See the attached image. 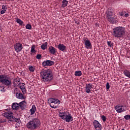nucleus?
Instances as JSON below:
<instances>
[{
	"label": "nucleus",
	"instance_id": "4",
	"mask_svg": "<svg viewBox=\"0 0 130 130\" xmlns=\"http://www.w3.org/2000/svg\"><path fill=\"white\" fill-rule=\"evenodd\" d=\"M59 117H60L61 119H63V120H65L66 122L73 121V116H72V115H71L69 112H59Z\"/></svg>",
	"mask_w": 130,
	"mask_h": 130
},
{
	"label": "nucleus",
	"instance_id": "27",
	"mask_svg": "<svg viewBox=\"0 0 130 130\" xmlns=\"http://www.w3.org/2000/svg\"><path fill=\"white\" fill-rule=\"evenodd\" d=\"M16 23L19 24L20 26H22V25L24 24V22H23V21H22L19 18H16Z\"/></svg>",
	"mask_w": 130,
	"mask_h": 130
},
{
	"label": "nucleus",
	"instance_id": "2",
	"mask_svg": "<svg viewBox=\"0 0 130 130\" xmlns=\"http://www.w3.org/2000/svg\"><path fill=\"white\" fill-rule=\"evenodd\" d=\"M41 125V122L39 119L33 118L26 123V126L28 129L34 130L37 129Z\"/></svg>",
	"mask_w": 130,
	"mask_h": 130
},
{
	"label": "nucleus",
	"instance_id": "44",
	"mask_svg": "<svg viewBox=\"0 0 130 130\" xmlns=\"http://www.w3.org/2000/svg\"><path fill=\"white\" fill-rule=\"evenodd\" d=\"M0 88H2L3 89H5V87H4V86H1V87H0Z\"/></svg>",
	"mask_w": 130,
	"mask_h": 130
},
{
	"label": "nucleus",
	"instance_id": "41",
	"mask_svg": "<svg viewBox=\"0 0 130 130\" xmlns=\"http://www.w3.org/2000/svg\"><path fill=\"white\" fill-rule=\"evenodd\" d=\"M128 16H129V14H128V13H126L125 15H124V17H128Z\"/></svg>",
	"mask_w": 130,
	"mask_h": 130
},
{
	"label": "nucleus",
	"instance_id": "5",
	"mask_svg": "<svg viewBox=\"0 0 130 130\" xmlns=\"http://www.w3.org/2000/svg\"><path fill=\"white\" fill-rule=\"evenodd\" d=\"M0 83H2L3 85L7 86L12 85V81H11V79L6 75L0 76Z\"/></svg>",
	"mask_w": 130,
	"mask_h": 130
},
{
	"label": "nucleus",
	"instance_id": "6",
	"mask_svg": "<svg viewBox=\"0 0 130 130\" xmlns=\"http://www.w3.org/2000/svg\"><path fill=\"white\" fill-rule=\"evenodd\" d=\"M4 117H6L8 119V123H11V122H14V119H15V117H14V114L11 111H8L3 113Z\"/></svg>",
	"mask_w": 130,
	"mask_h": 130
},
{
	"label": "nucleus",
	"instance_id": "37",
	"mask_svg": "<svg viewBox=\"0 0 130 130\" xmlns=\"http://www.w3.org/2000/svg\"><path fill=\"white\" fill-rule=\"evenodd\" d=\"M110 88V85H109V83L107 82L106 84V89L108 90Z\"/></svg>",
	"mask_w": 130,
	"mask_h": 130
},
{
	"label": "nucleus",
	"instance_id": "43",
	"mask_svg": "<svg viewBox=\"0 0 130 130\" xmlns=\"http://www.w3.org/2000/svg\"><path fill=\"white\" fill-rule=\"evenodd\" d=\"M95 26H96V27H99V24H98L96 23V24H95Z\"/></svg>",
	"mask_w": 130,
	"mask_h": 130
},
{
	"label": "nucleus",
	"instance_id": "15",
	"mask_svg": "<svg viewBox=\"0 0 130 130\" xmlns=\"http://www.w3.org/2000/svg\"><path fill=\"white\" fill-rule=\"evenodd\" d=\"M18 86H19V88L21 89L22 93L23 94H25L26 93V86H25V83H19L18 84Z\"/></svg>",
	"mask_w": 130,
	"mask_h": 130
},
{
	"label": "nucleus",
	"instance_id": "18",
	"mask_svg": "<svg viewBox=\"0 0 130 130\" xmlns=\"http://www.w3.org/2000/svg\"><path fill=\"white\" fill-rule=\"evenodd\" d=\"M48 50L49 52H50L51 54H55L56 53V49H55V48L53 47V46L49 47Z\"/></svg>",
	"mask_w": 130,
	"mask_h": 130
},
{
	"label": "nucleus",
	"instance_id": "38",
	"mask_svg": "<svg viewBox=\"0 0 130 130\" xmlns=\"http://www.w3.org/2000/svg\"><path fill=\"white\" fill-rule=\"evenodd\" d=\"M60 104V101L56 99L55 104Z\"/></svg>",
	"mask_w": 130,
	"mask_h": 130
},
{
	"label": "nucleus",
	"instance_id": "45",
	"mask_svg": "<svg viewBox=\"0 0 130 130\" xmlns=\"http://www.w3.org/2000/svg\"><path fill=\"white\" fill-rule=\"evenodd\" d=\"M121 130H125V129H124V128H122Z\"/></svg>",
	"mask_w": 130,
	"mask_h": 130
},
{
	"label": "nucleus",
	"instance_id": "25",
	"mask_svg": "<svg viewBox=\"0 0 130 130\" xmlns=\"http://www.w3.org/2000/svg\"><path fill=\"white\" fill-rule=\"evenodd\" d=\"M20 81V80L19 78H15L14 79V82H13V84L14 85V86H17V85L19 84Z\"/></svg>",
	"mask_w": 130,
	"mask_h": 130
},
{
	"label": "nucleus",
	"instance_id": "32",
	"mask_svg": "<svg viewBox=\"0 0 130 130\" xmlns=\"http://www.w3.org/2000/svg\"><path fill=\"white\" fill-rule=\"evenodd\" d=\"M124 118L126 120H129V119H130V115H126L124 117Z\"/></svg>",
	"mask_w": 130,
	"mask_h": 130
},
{
	"label": "nucleus",
	"instance_id": "14",
	"mask_svg": "<svg viewBox=\"0 0 130 130\" xmlns=\"http://www.w3.org/2000/svg\"><path fill=\"white\" fill-rule=\"evenodd\" d=\"M93 88V84L91 83H89L86 84L85 86V92H86L88 94L92 91V88Z\"/></svg>",
	"mask_w": 130,
	"mask_h": 130
},
{
	"label": "nucleus",
	"instance_id": "10",
	"mask_svg": "<svg viewBox=\"0 0 130 130\" xmlns=\"http://www.w3.org/2000/svg\"><path fill=\"white\" fill-rule=\"evenodd\" d=\"M56 101V99L53 98H51L49 100V103L51 108H54V109H56V108H57V106H55Z\"/></svg>",
	"mask_w": 130,
	"mask_h": 130
},
{
	"label": "nucleus",
	"instance_id": "13",
	"mask_svg": "<svg viewBox=\"0 0 130 130\" xmlns=\"http://www.w3.org/2000/svg\"><path fill=\"white\" fill-rule=\"evenodd\" d=\"M84 44L85 45V48L86 49H91L92 48V44H91V42L89 40H84Z\"/></svg>",
	"mask_w": 130,
	"mask_h": 130
},
{
	"label": "nucleus",
	"instance_id": "35",
	"mask_svg": "<svg viewBox=\"0 0 130 130\" xmlns=\"http://www.w3.org/2000/svg\"><path fill=\"white\" fill-rule=\"evenodd\" d=\"M107 44L108 45V46L111 47V46H113V45H112V43H111V41H109V42H107Z\"/></svg>",
	"mask_w": 130,
	"mask_h": 130
},
{
	"label": "nucleus",
	"instance_id": "26",
	"mask_svg": "<svg viewBox=\"0 0 130 130\" xmlns=\"http://www.w3.org/2000/svg\"><path fill=\"white\" fill-rule=\"evenodd\" d=\"M75 76H76V77H81V76H82V72L80 71H75Z\"/></svg>",
	"mask_w": 130,
	"mask_h": 130
},
{
	"label": "nucleus",
	"instance_id": "24",
	"mask_svg": "<svg viewBox=\"0 0 130 130\" xmlns=\"http://www.w3.org/2000/svg\"><path fill=\"white\" fill-rule=\"evenodd\" d=\"M41 49H43V50H45L46 48H47V42H46L44 43L43 45L41 46Z\"/></svg>",
	"mask_w": 130,
	"mask_h": 130
},
{
	"label": "nucleus",
	"instance_id": "3",
	"mask_svg": "<svg viewBox=\"0 0 130 130\" xmlns=\"http://www.w3.org/2000/svg\"><path fill=\"white\" fill-rule=\"evenodd\" d=\"M125 34V28L123 27H116L113 29V36L115 38H122Z\"/></svg>",
	"mask_w": 130,
	"mask_h": 130
},
{
	"label": "nucleus",
	"instance_id": "28",
	"mask_svg": "<svg viewBox=\"0 0 130 130\" xmlns=\"http://www.w3.org/2000/svg\"><path fill=\"white\" fill-rule=\"evenodd\" d=\"M35 45H33L31 46V50H30V52L31 53H35V52H36V50H35Z\"/></svg>",
	"mask_w": 130,
	"mask_h": 130
},
{
	"label": "nucleus",
	"instance_id": "23",
	"mask_svg": "<svg viewBox=\"0 0 130 130\" xmlns=\"http://www.w3.org/2000/svg\"><path fill=\"white\" fill-rule=\"evenodd\" d=\"M68 4H69V2L67 0H63L62 2V8H66V7L68 6Z\"/></svg>",
	"mask_w": 130,
	"mask_h": 130
},
{
	"label": "nucleus",
	"instance_id": "7",
	"mask_svg": "<svg viewBox=\"0 0 130 130\" xmlns=\"http://www.w3.org/2000/svg\"><path fill=\"white\" fill-rule=\"evenodd\" d=\"M114 17L115 16L113 11L110 10L107 12V19L110 23L112 24H113V23H114V20H115Z\"/></svg>",
	"mask_w": 130,
	"mask_h": 130
},
{
	"label": "nucleus",
	"instance_id": "8",
	"mask_svg": "<svg viewBox=\"0 0 130 130\" xmlns=\"http://www.w3.org/2000/svg\"><path fill=\"white\" fill-rule=\"evenodd\" d=\"M115 109L118 113H121V112H124L126 110V108L125 106L118 104L115 106Z\"/></svg>",
	"mask_w": 130,
	"mask_h": 130
},
{
	"label": "nucleus",
	"instance_id": "22",
	"mask_svg": "<svg viewBox=\"0 0 130 130\" xmlns=\"http://www.w3.org/2000/svg\"><path fill=\"white\" fill-rule=\"evenodd\" d=\"M16 97L18 99H24V96L23 95V94L20 92H17L16 93Z\"/></svg>",
	"mask_w": 130,
	"mask_h": 130
},
{
	"label": "nucleus",
	"instance_id": "42",
	"mask_svg": "<svg viewBox=\"0 0 130 130\" xmlns=\"http://www.w3.org/2000/svg\"><path fill=\"white\" fill-rule=\"evenodd\" d=\"M120 16H121V17H122V16H123L124 14H123V13L121 12L120 13Z\"/></svg>",
	"mask_w": 130,
	"mask_h": 130
},
{
	"label": "nucleus",
	"instance_id": "9",
	"mask_svg": "<svg viewBox=\"0 0 130 130\" xmlns=\"http://www.w3.org/2000/svg\"><path fill=\"white\" fill-rule=\"evenodd\" d=\"M14 49L17 53L22 51V49H23V45L20 43H16L14 45Z\"/></svg>",
	"mask_w": 130,
	"mask_h": 130
},
{
	"label": "nucleus",
	"instance_id": "40",
	"mask_svg": "<svg viewBox=\"0 0 130 130\" xmlns=\"http://www.w3.org/2000/svg\"><path fill=\"white\" fill-rule=\"evenodd\" d=\"M6 11H7V10H2V11H1V15H3V14H5V13H6Z\"/></svg>",
	"mask_w": 130,
	"mask_h": 130
},
{
	"label": "nucleus",
	"instance_id": "21",
	"mask_svg": "<svg viewBox=\"0 0 130 130\" xmlns=\"http://www.w3.org/2000/svg\"><path fill=\"white\" fill-rule=\"evenodd\" d=\"M123 74L125 76V77H127V78H129L130 79V71L127 70H124Z\"/></svg>",
	"mask_w": 130,
	"mask_h": 130
},
{
	"label": "nucleus",
	"instance_id": "31",
	"mask_svg": "<svg viewBox=\"0 0 130 130\" xmlns=\"http://www.w3.org/2000/svg\"><path fill=\"white\" fill-rule=\"evenodd\" d=\"M14 120H15V122H17V123H18L19 124H20V123H21V119L18 118H15L14 119Z\"/></svg>",
	"mask_w": 130,
	"mask_h": 130
},
{
	"label": "nucleus",
	"instance_id": "30",
	"mask_svg": "<svg viewBox=\"0 0 130 130\" xmlns=\"http://www.w3.org/2000/svg\"><path fill=\"white\" fill-rule=\"evenodd\" d=\"M28 70L29 71H30V72H34L35 71V68H34V67L30 66L28 68Z\"/></svg>",
	"mask_w": 130,
	"mask_h": 130
},
{
	"label": "nucleus",
	"instance_id": "20",
	"mask_svg": "<svg viewBox=\"0 0 130 130\" xmlns=\"http://www.w3.org/2000/svg\"><path fill=\"white\" fill-rule=\"evenodd\" d=\"M36 106H35V105H34L32 106L31 109H30L29 111L30 112V115H33L35 112H36Z\"/></svg>",
	"mask_w": 130,
	"mask_h": 130
},
{
	"label": "nucleus",
	"instance_id": "11",
	"mask_svg": "<svg viewBox=\"0 0 130 130\" xmlns=\"http://www.w3.org/2000/svg\"><path fill=\"white\" fill-rule=\"evenodd\" d=\"M93 125L96 130H101L102 129V127L101 124L99 122L96 120H94L93 122Z\"/></svg>",
	"mask_w": 130,
	"mask_h": 130
},
{
	"label": "nucleus",
	"instance_id": "36",
	"mask_svg": "<svg viewBox=\"0 0 130 130\" xmlns=\"http://www.w3.org/2000/svg\"><path fill=\"white\" fill-rule=\"evenodd\" d=\"M42 57V55L41 54H37V56H36V58H37V59H40Z\"/></svg>",
	"mask_w": 130,
	"mask_h": 130
},
{
	"label": "nucleus",
	"instance_id": "1",
	"mask_svg": "<svg viewBox=\"0 0 130 130\" xmlns=\"http://www.w3.org/2000/svg\"><path fill=\"white\" fill-rule=\"evenodd\" d=\"M40 74V78L44 83H49L53 79V74L51 69H43L41 71Z\"/></svg>",
	"mask_w": 130,
	"mask_h": 130
},
{
	"label": "nucleus",
	"instance_id": "46",
	"mask_svg": "<svg viewBox=\"0 0 130 130\" xmlns=\"http://www.w3.org/2000/svg\"><path fill=\"white\" fill-rule=\"evenodd\" d=\"M23 26H25V24H23Z\"/></svg>",
	"mask_w": 130,
	"mask_h": 130
},
{
	"label": "nucleus",
	"instance_id": "29",
	"mask_svg": "<svg viewBox=\"0 0 130 130\" xmlns=\"http://www.w3.org/2000/svg\"><path fill=\"white\" fill-rule=\"evenodd\" d=\"M26 29H28V30H31L32 29V26L31 24H27L25 26Z\"/></svg>",
	"mask_w": 130,
	"mask_h": 130
},
{
	"label": "nucleus",
	"instance_id": "33",
	"mask_svg": "<svg viewBox=\"0 0 130 130\" xmlns=\"http://www.w3.org/2000/svg\"><path fill=\"white\" fill-rule=\"evenodd\" d=\"M101 118H102L103 121H104V122L106 121V117H105V116L102 115L101 116Z\"/></svg>",
	"mask_w": 130,
	"mask_h": 130
},
{
	"label": "nucleus",
	"instance_id": "12",
	"mask_svg": "<svg viewBox=\"0 0 130 130\" xmlns=\"http://www.w3.org/2000/svg\"><path fill=\"white\" fill-rule=\"evenodd\" d=\"M53 64H54V62L50 60L44 61L42 63L43 67H51Z\"/></svg>",
	"mask_w": 130,
	"mask_h": 130
},
{
	"label": "nucleus",
	"instance_id": "16",
	"mask_svg": "<svg viewBox=\"0 0 130 130\" xmlns=\"http://www.w3.org/2000/svg\"><path fill=\"white\" fill-rule=\"evenodd\" d=\"M19 108H21L22 110H24L26 108V106H27V103L25 101H23L19 103Z\"/></svg>",
	"mask_w": 130,
	"mask_h": 130
},
{
	"label": "nucleus",
	"instance_id": "39",
	"mask_svg": "<svg viewBox=\"0 0 130 130\" xmlns=\"http://www.w3.org/2000/svg\"><path fill=\"white\" fill-rule=\"evenodd\" d=\"M2 9L4 11H7V8L6 7V6H5V5L2 6Z\"/></svg>",
	"mask_w": 130,
	"mask_h": 130
},
{
	"label": "nucleus",
	"instance_id": "17",
	"mask_svg": "<svg viewBox=\"0 0 130 130\" xmlns=\"http://www.w3.org/2000/svg\"><path fill=\"white\" fill-rule=\"evenodd\" d=\"M57 48L59 50H61V51L63 52L67 50V47L62 44H59L57 45Z\"/></svg>",
	"mask_w": 130,
	"mask_h": 130
},
{
	"label": "nucleus",
	"instance_id": "19",
	"mask_svg": "<svg viewBox=\"0 0 130 130\" xmlns=\"http://www.w3.org/2000/svg\"><path fill=\"white\" fill-rule=\"evenodd\" d=\"M12 108L13 110H18L20 108L19 104L17 103H13L12 105Z\"/></svg>",
	"mask_w": 130,
	"mask_h": 130
},
{
	"label": "nucleus",
	"instance_id": "34",
	"mask_svg": "<svg viewBox=\"0 0 130 130\" xmlns=\"http://www.w3.org/2000/svg\"><path fill=\"white\" fill-rule=\"evenodd\" d=\"M0 122H1L2 123L7 122V119H4V118H3L2 119H1Z\"/></svg>",
	"mask_w": 130,
	"mask_h": 130
}]
</instances>
